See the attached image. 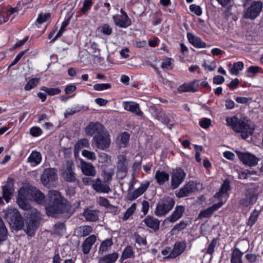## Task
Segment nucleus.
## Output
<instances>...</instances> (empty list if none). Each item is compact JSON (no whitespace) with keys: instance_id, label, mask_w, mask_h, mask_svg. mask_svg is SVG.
Returning a JSON list of instances; mask_svg holds the SVG:
<instances>
[{"instance_id":"15","label":"nucleus","mask_w":263,"mask_h":263,"mask_svg":"<svg viewBox=\"0 0 263 263\" xmlns=\"http://www.w3.org/2000/svg\"><path fill=\"white\" fill-rule=\"evenodd\" d=\"M197 190L196 183L193 181H190L186 183L183 187H181L176 195L178 198H183L195 192Z\"/></svg>"},{"instance_id":"63","label":"nucleus","mask_w":263,"mask_h":263,"mask_svg":"<svg viewBox=\"0 0 263 263\" xmlns=\"http://www.w3.org/2000/svg\"><path fill=\"white\" fill-rule=\"evenodd\" d=\"M224 78L221 76L217 75L213 78V83L216 85H220L224 82Z\"/></svg>"},{"instance_id":"47","label":"nucleus","mask_w":263,"mask_h":263,"mask_svg":"<svg viewBox=\"0 0 263 263\" xmlns=\"http://www.w3.org/2000/svg\"><path fill=\"white\" fill-rule=\"evenodd\" d=\"M133 239L135 242L139 245L145 246L147 244L145 237L141 236L137 233H135L133 235Z\"/></svg>"},{"instance_id":"36","label":"nucleus","mask_w":263,"mask_h":263,"mask_svg":"<svg viewBox=\"0 0 263 263\" xmlns=\"http://www.w3.org/2000/svg\"><path fill=\"white\" fill-rule=\"evenodd\" d=\"M82 147V139H80L78 141L77 144L75 145L74 149V155L76 160L80 161L79 167L82 171V159L79 157V153L81 151Z\"/></svg>"},{"instance_id":"7","label":"nucleus","mask_w":263,"mask_h":263,"mask_svg":"<svg viewBox=\"0 0 263 263\" xmlns=\"http://www.w3.org/2000/svg\"><path fill=\"white\" fill-rule=\"evenodd\" d=\"M262 7L263 4L261 2L259 1H253L245 11L243 15V17L251 20L255 19L262 11Z\"/></svg>"},{"instance_id":"39","label":"nucleus","mask_w":263,"mask_h":263,"mask_svg":"<svg viewBox=\"0 0 263 263\" xmlns=\"http://www.w3.org/2000/svg\"><path fill=\"white\" fill-rule=\"evenodd\" d=\"M66 228L63 223H57L53 228L52 233L57 235H63L65 232Z\"/></svg>"},{"instance_id":"33","label":"nucleus","mask_w":263,"mask_h":263,"mask_svg":"<svg viewBox=\"0 0 263 263\" xmlns=\"http://www.w3.org/2000/svg\"><path fill=\"white\" fill-rule=\"evenodd\" d=\"M83 174L92 177L96 175V171L92 163L83 161Z\"/></svg>"},{"instance_id":"53","label":"nucleus","mask_w":263,"mask_h":263,"mask_svg":"<svg viewBox=\"0 0 263 263\" xmlns=\"http://www.w3.org/2000/svg\"><path fill=\"white\" fill-rule=\"evenodd\" d=\"M217 238H213L212 240L209 243L208 249H206V253L207 254H209L211 255H212L214 252V249L217 245Z\"/></svg>"},{"instance_id":"1","label":"nucleus","mask_w":263,"mask_h":263,"mask_svg":"<svg viewBox=\"0 0 263 263\" xmlns=\"http://www.w3.org/2000/svg\"><path fill=\"white\" fill-rule=\"evenodd\" d=\"M34 200L39 204H45L46 214L50 216L65 212L68 208L66 200L62 197L59 191H49L48 200L46 201L45 197L40 190H34L32 193Z\"/></svg>"},{"instance_id":"59","label":"nucleus","mask_w":263,"mask_h":263,"mask_svg":"<svg viewBox=\"0 0 263 263\" xmlns=\"http://www.w3.org/2000/svg\"><path fill=\"white\" fill-rule=\"evenodd\" d=\"M258 256L259 255L253 253L247 254L245 255L246 259L250 263H255L257 260Z\"/></svg>"},{"instance_id":"11","label":"nucleus","mask_w":263,"mask_h":263,"mask_svg":"<svg viewBox=\"0 0 263 263\" xmlns=\"http://www.w3.org/2000/svg\"><path fill=\"white\" fill-rule=\"evenodd\" d=\"M120 12V14H117L112 16L115 25L122 28H125L130 26L132 22L127 13L122 9Z\"/></svg>"},{"instance_id":"54","label":"nucleus","mask_w":263,"mask_h":263,"mask_svg":"<svg viewBox=\"0 0 263 263\" xmlns=\"http://www.w3.org/2000/svg\"><path fill=\"white\" fill-rule=\"evenodd\" d=\"M7 233V229L5 224L0 226V244L6 239Z\"/></svg>"},{"instance_id":"10","label":"nucleus","mask_w":263,"mask_h":263,"mask_svg":"<svg viewBox=\"0 0 263 263\" xmlns=\"http://www.w3.org/2000/svg\"><path fill=\"white\" fill-rule=\"evenodd\" d=\"M185 176L186 174L182 168L179 167L174 170L171 174V189H177L183 182Z\"/></svg>"},{"instance_id":"52","label":"nucleus","mask_w":263,"mask_h":263,"mask_svg":"<svg viewBox=\"0 0 263 263\" xmlns=\"http://www.w3.org/2000/svg\"><path fill=\"white\" fill-rule=\"evenodd\" d=\"M50 17V13H40L36 20V23L41 24L47 21Z\"/></svg>"},{"instance_id":"58","label":"nucleus","mask_w":263,"mask_h":263,"mask_svg":"<svg viewBox=\"0 0 263 263\" xmlns=\"http://www.w3.org/2000/svg\"><path fill=\"white\" fill-rule=\"evenodd\" d=\"M190 10L195 13L197 15L200 16L202 14V10L200 6L192 4L190 6Z\"/></svg>"},{"instance_id":"19","label":"nucleus","mask_w":263,"mask_h":263,"mask_svg":"<svg viewBox=\"0 0 263 263\" xmlns=\"http://www.w3.org/2000/svg\"><path fill=\"white\" fill-rule=\"evenodd\" d=\"M117 170L118 175L121 174V178H123L127 172V159L123 155H120L117 157Z\"/></svg>"},{"instance_id":"49","label":"nucleus","mask_w":263,"mask_h":263,"mask_svg":"<svg viewBox=\"0 0 263 263\" xmlns=\"http://www.w3.org/2000/svg\"><path fill=\"white\" fill-rule=\"evenodd\" d=\"M40 79L38 78H33L30 80L25 86L26 90H30L35 87L39 83Z\"/></svg>"},{"instance_id":"5","label":"nucleus","mask_w":263,"mask_h":263,"mask_svg":"<svg viewBox=\"0 0 263 263\" xmlns=\"http://www.w3.org/2000/svg\"><path fill=\"white\" fill-rule=\"evenodd\" d=\"M40 213L36 210L32 211L30 216L26 222L24 229L26 234L31 237L35 235V231L39 224Z\"/></svg>"},{"instance_id":"35","label":"nucleus","mask_w":263,"mask_h":263,"mask_svg":"<svg viewBox=\"0 0 263 263\" xmlns=\"http://www.w3.org/2000/svg\"><path fill=\"white\" fill-rule=\"evenodd\" d=\"M118 258V254L114 252L111 254L105 255L101 257L99 260V263H114Z\"/></svg>"},{"instance_id":"28","label":"nucleus","mask_w":263,"mask_h":263,"mask_svg":"<svg viewBox=\"0 0 263 263\" xmlns=\"http://www.w3.org/2000/svg\"><path fill=\"white\" fill-rule=\"evenodd\" d=\"M94 190L98 193H108L110 192V189L108 185L103 184L99 178L96 179L92 184Z\"/></svg>"},{"instance_id":"31","label":"nucleus","mask_w":263,"mask_h":263,"mask_svg":"<svg viewBox=\"0 0 263 263\" xmlns=\"http://www.w3.org/2000/svg\"><path fill=\"white\" fill-rule=\"evenodd\" d=\"M155 178L159 184L162 185L168 180L169 175L164 171L158 170L156 172Z\"/></svg>"},{"instance_id":"14","label":"nucleus","mask_w":263,"mask_h":263,"mask_svg":"<svg viewBox=\"0 0 263 263\" xmlns=\"http://www.w3.org/2000/svg\"><path fill=\"white\" fill-rule=\"evenodd\" d=\"M16 201L20 208L24 210H29L31 209V206L28 202V192L25 189H20Z\"/></svg>"},{"instance_id":"24","label":"nucleus","mask_w":263,"mask_h":263,"mask_svg":"<svg viewBox=\"0 0 263 263\" xmlns=\"http://www.w3.org/2000/svg\"><path fill=\"white\" fill-rule=\"evenodd\" d=\"M186 248V243L184 241H179L175 243L170 254L171 258H175L181 255L185 250Z\"/></svg>"},{"instance_id":"42","label":"nucleus","mask_w":263,"mask_h":263,"mask_svg":"<svg viewBox=\"0 0 263 263\" xmlns=\"http://www.w3.org/2000/svg\"><path fill=\"white\" fill-rule=\"evenodd\" d=\"M41 90L45 91L49 96H54L58 95L61 92V90L59 88H48L43 86L41 88Z\"/></svg>"},{"instance_id":"57","label":"nucleus","mask_w":263,"mask_h":263,"mask_svg":"<svg viewBox=\"0 0 263 263\" xmlns=\"http://www.w3.org/2000/svg\"><path fill=\"white\" fill-rule=\"evenodd\" d=\"M199 125L203 128H207L211 125V121L209 118H203L200 121Z\"/></svg>"},{"instance_id":"20","label":"nucleus","mask_w":263,"mask_h":263,"mask_svg":"<svg viewBox=\"0 0 263 263\" xmlns=\"http://www.w3.org/2000/svg\"><path fill=\"white\" fill-rule=\"evenodd\" d=\"M142 222L151 229L150 232H156L159 230L160 221L153 216L150 215L146 216Z\"/></svg>"},{"instance_id":"23","label":"nucleus","mask_w":263,"mask_h":263,"mask_svg":"<svg viewBox=\"0 0 263 263\" xmlns=\"http://www.w3.org/2000/svg\"><path fill=\"white\" fill-rule=\"evenodd\" d=\"M223 204V203L222 202H219L217 203L214 204L206 209L201 211L199 214L198 218L202 219L210 217L214 212L221 207Z\"/></svg>"},{"instance_id":"44","label":"nucleus","mask_w":263,"mask_h":263,"mask_svg":"<svg viewBox=\"0 0 263 263\" xmlns=\"http://www.w3.org/2000/svg\"><path fill=\"white\" fill-rule=\"evenodd\" d=\"M156 118L164 124H168L170 123V120L167 116L163 110H159L157 112Z\"/></svg>"},{"instance_id":"9","label":"nucleus","mask_w":263,"mask_h":263,"mask_svg":"<svg viewBox=\"0 0 263 263\" xmlns=\"http://www.w3.org/2000/svg\"><path fill=\"white\" fill-rule=\"evenodd\" d=\"M74 165L72 161H67L61 169L62 177L67 181L73 182L76 180V174L73 172Z\"/></svg>"},{"instance_id":"60","label":"nucleus","mask_w":263,"mask_h":263,"mask_svg":"<svg viewBox=\"0 0 263 263\" xmlns=\"http://www.w3.org/2000/svg\"><path fill=\"white\" fill-rule=\"evenodd\" d=\"M30 133L33 137H37L42 134V130L39 127H33L30 128Z\"/></svg>"},{"instance_id":"37","label":"nucleus","mask_w":263,"mask_h":263,"mask_svg":"<svg viewBox=\"0 0 263 263\" xmlns=\"http://www.w3.org/2000/svg\"><path fill=\"white\" fill-rule=\"evenodd\" d=\"M113 242L111 239H106L103 240L99 247V253L103 254L107 251L109 248L112 246Z\"/></svg>"},{"instance_id":"18","label":"nucleus","mask_w":263,"mask_h":263,"mask_svg":"<svg viewBox=\"0 0 263 263\" xmlns=\"http://www.w3.org/2000/svg\"><path fill=\"white\" fill-rule=\"evenodd\" d=\"M149 185V182L148 181H145V182L142 183L140 187L133 192H129V191H128L126 195V198L129 201L135 200L147 190Z\"/></svg>"},{"instance_id":"38","label":"nucleus","mask_w":263,"mask_h":263,"mask_svg":"<svg viewBox=\"0 0 263 263\" xmlns=\"http://www.w3.org/2000/svg\"><path fill=\"white\" fill-rule=\"evenodd\" d=\"M98 31L103 35L109 36L112 34V28L108 24H103L98 28Z\"/></svg>"},{"instance_id":"61","label":"nucleus","mask_w":263,"mask_h":263,"mask_svg":"<svg viewBox=\"0 0 263 263\" xmlns=\"http://www.w3.org/2000/svg\"><path fill=\"white\" fill-rule=\"evenodd\" d=\"M81 110V107H78L70 109L69 110H67L64 113V116L65 118L69 117V116L72 115L76 113Z\"/></svg>"},{"instance_id":"30","label":"nucleus","mask_w":263,"mask_h":263,"mask_svg":"<svg viewBox=\"0 0 263 263\" xmlns=\"http://www.w3.org/2000/svg\"><path fill=\"white\" fill-rule=\"evenodd\" d=\"M41 161V154L36 151H33L27 159L28 162L33 164V165L39 164Z\"/></svg>"},{"instance_id":"29","label":"nucleus","mask_w":263,"mask_h":263,"mask_svg":"<svg viewBox=\"0 0 263 263\" xmlns=\"http://www.w3.org/2000/svg\"><path fill=\"white\" fill-rule=\"evenodd\" d=\"M96 236L91 235L83 241V254H87L89 252L92 245L96 241Z\"/></svg>"},{"instance_id":"22","label":"nucleus","mask_w":263,"mask_h":263,"mask_svg":"<svg viewBox=\"0 0 263 263\" xmlns=\"http://www.w3.org/2000/svg\"><path fill=\"white\" fill-rule=\"evenodd\" d=\"M184 211V206L182 205H177L175 208V210L173 212L171 215L165 219V221H168L171 223L175 222L182 216Z\"/></svg>"},{"instance_id":"64","label":"nucleus","mask_w":263,"mask_h":263,"mask_svg":"<svg viewBox=\"0 0 263 263\" xmlns=\"http://www.w3.org/2000/svg\"><path fill=\"white\" fill-rule=\"evenodd\" d=\"M161 67L162 68H165V69H172V63H171V58H167L165 60H164L161 65Z\"/></svg>"},{"instance_id":"2","label":"nucleus","mask_w":263,"mask_h":263,"mask_svg":"<svg viewBox=\"0 0 263 263\" xmlns=\"http://www.w3.org/2000/svg\"><path fill=\"white\" fill-rule=\"evenodd\" d=\"M4 217L15 230H22L24 223L20 213L17 209L8 208L3 212Z\"/></svg>"},{"instance_id":"45","label":"nucleus","mask_w":263,"mask_h":263,"mask_svg":"<svg viewBox=\"0 0 263 263\" xmlns=\"http://www.w3.org/2000/svg\"><path fill=\"white\" fill-rule=\"evenodd\" d=\"M137 207L136 203H133L131 206L127 209L126 211L125 212L123 219L126 220L132 216L135 212Z\"/></svg>"},{"instance_id":"8","label":"nucleus","mask_w":263,"mask_h":263,"mask_svg":"<svg viewBox=\"0 0 263 263\" xmlns=\"http://www.w3.org/2000/svg\"><path fill=\"white\" fill-rule=\"evenodd\" d=\"M257 190L254 187H251L245 190V197L241 198L239 203L243 206H248L253 205L258 199Z\"/></svg>"},{"instance_id":"50","label":"nucleus","mask_w":263,"mask_h":263,"mask_svg":"<svg viewBox=\"0 0 263 263\" xmlns=\"http://www.w3.org/2000/svg\"><path fill=\"white\" fill-rule=\"evenodd\" d=\"M83 157L91 161H95L97 159L96 154L93 152L86 149H83Z\"/></svg>"},{"instance_id":"6","label":"nucleus","mask_w":263,"mask_h":263,"mask_svg":"<svg viewBox=\"0 0 263 263\" xmlns=\"http://www.w3.org/2000/svg\"><path fill=\"white\" fill-rule=\"evenodd\" d=\"M95 146L101 150L104 151L109 148L111 143L110 137L108 131H104L97 135L93 138Z\"/></svg>"},{"instance_id":"21","label":"nucleus","mask_w":263,"mask_h":263,"mask_svg":"<svg viewBox=\"0 0 263 263\" xmlns=\"http://www.w3.org/2000/svg\"><path fill=\"white\" fill-rule=\"evenodd\" d=\"M199 87V81L194 80L189 83H184L178 88L179 92H195L198 90Z\"/></svg>"},{"instance_id":"25","label":"nucleus","mask_w":263,"mask_h":263,"mask_svg":"<svg viewBox=\"0 0 263 263\" xmlns=\"http://www.w3.org/2000/svg\"><path fill=\"white\" fill-rule=\"evenodd\" d=\"M230 183L231 181L229 179H225L220 186L219 191L215 194L214 197L220 199L221 197L227 196L228 192L231 189Z\"/></svg>"},{"instance_id":"34","label":"nucleus","mask_w":263,"mask_h":263,"mask_svg":"<svg viewBox=\"0 0 263 263\" xmlns=\"http://www.w3.org/2000/svg\"><path fill=\"white\" fill-rule=\"evenodd\" d=\"M83 216L87 221H95L98 219V211L87 209L83 212Z\"/></svg>"},{"instance_id":"40","label":"nucleus","mask_w":263,"mask_h":263,"mask_svg":"<svg viewBox=\"0 0 263 263\" xmlns=\"http://www.w3.org/2000/svg\"><path fill=\"white\" fill-rule=\"evenodd\" d=\"M260 211L254 209L251 213L250 217L249 218L247 224L250 227H252L257 220L258 217L259 215Z\"/></svg>"},{"instance_id":"46","label":"nucleus","mask_w":263,"mask_h":263,"mask_svg":"<svg viewBox=\"0 0 263 263\" xmlns=\"http://www.w3.org/2000/svg\"><path fill=\"white\" fill-rule=\"evenodd\" d=\"M187 225L188 222L187 221H181L179 223L174 226L172 229V232L174 233L176 232H179L185 229Z\"/></svg>"},{"instance_id":"27","label":"nucleus","mask_w":263,"mask_h":263,"mask_svg":"<svg viewBox=\"0 0 263 263\" xmlns=\"http://www.w3.org/2000/svg\"><path fill=\"white\" fill-rule=\"evenodd\" d=\"M187 37L189 42L195 47L202 48L206 47V43L201 38L194 35L191 33H187Z\"/></svg>"},{"instance_id":"41","label":"nucleus","mask_w":263,"mask_h":263,"mask_svg":"<svg viewBox=\"0 0 263 263\" xmlns=\"http://www.w3.org/2000/svg\"><path fill=\"white\" fill-rule=\"evenodd\" d=\"M243 68V64L241 62H237L234 63L230 71L232 74L237 76L239 73V71Z\"/></svg>"},{"instance_id":"62","label":"nucleus","mask_w":263,"mask_h":263,"mask_svg":"<svg viewBox=\"0 0 263 263\" xmlns=\"http://www.w3.org/2000/svg\"><path fill=\"white\" fill-rule=\"evenodd\" d=\"M26 52V51H22L20 52L15 57V58L14 59V60L12 62L11 64L9 65V68L11 67H12L14 65H15L16 63H18V62L21 60L22 57L23 56V55Z\"/></svg>"},{"instance_id":"32","label":"nucleus","mask_w":263,"mask_h":263,"mask_svg":"<svg viewBox=\"0 0 263 263\" xmlns=\"http://www.w3.org/2000/svg\"><path fill=\"white\" fill-rule=\"evenodd\" d=\"M243 252L240 251L239 249L236 248L233 250L231 256V263H243L242 256Z\"/></svg>"},{"instance_id":"17","label":"nucleus","mask_w":263,"mask_h":263,"mask_svg":"<svg viewBox=\"0 0 263 263\" xmlns=\"http://www.w3.org/2000/svg\"><path fill=\"white\" fill-rule=\"evenodd\" d=\"M106 129L99 122H90L85 128L86 134L90 136H95L99 135Z\"/></svg>"},{"instance_id":"55","label":"nucleus","mask_w":263,"mask_h":263,"mask_svg":"<svg viewBox=\"0 0 263 263\" xmlns=\"http://www.w3.org/2000/svg\"><path fill=\"white\" fill-rule=\"evenodd\" d=\"M134 254L133 249L131 246H127L124 250L122 257L124 259H126L132 257Z\"/></svg>"},{"instance_id":"13","label":"nucleus","mask_w":263,"mask_h":263,"mask_svg":"<svg viewBox=\"0 0 263 263\" xmlns=\"http://www.w3.org/2000/svg\"><path fill=\"white\" fill-rule=\"evenodd\" d=\"M238 157L242 163L249 166H254L258 164L259 159L255 155L249 153L235 151Z\"/></svg>"},{"instance_id":"48","label":"nucleus","mask_w":263,"mask_h":263,"mask_svg":"<svg viewBox=\"0 0 263 263\" xmlns=\"http://www.w3.org/2000/svg\"><path fill=\"white\" fill-rule=\"evenodd\" d=\"M99 161L101 163L107 164L111 162V158L107 154L101 153L99 155Z\"/></svg>"},{"instance_id":"26","label":"nucleus","mask_w":263,"mask_h":263,"mask_svg":"<svg viewBox=\"0 0 263 263\" xmlns=\"http://www.w3.org/2000/svg\"><path fill=\"white\" fill-rule=\"evenodd\" d=\"M123 106L125 110L134 113L138 116H141L143 114L138 104L134 102H123Z\"/></svg>"},{"instance_id":"16","label":"nucleus","mask_w":263,"mask_h":263,"mask_svg":"<svg viewBox=\"0 0 263 263\" xmlns=\"http://www.w3.org/2000/svg\"><path fill=\"white\" fill-rule=\"evenodd\" d=\"M14 180L12 178H8L6 185L2 186L3 198L6 202H9L12 197Z\"/></svg>"},{"instance_id":"4","label":"nucleus","mask_w":263,"mask_h":263,"mask_svg":"<svg viewBox=\"0 0 263 263\" xmlns=\"http://www.w3.org/2000/svg\"><path fill=\"white\" fill-rule=\"evenodd\" d=\"M174 199L169 196L164 197L157 204L154 211L155 214L158 217L165 216L174 207Z\"/></svg>"},{"instance_id":"43","label":"nucleus","mask_w":263,"mask_h":263,"mask_svg":"<svg viewBox=\"0 0 263 263\" xmlns=\"http://www.w3.org/2000/svg\"><path fill=\"white\" fill-rule=\"evenodd\" d=\"M114 175V171L112 168H105L103 171V177L105 182H109L112 180Z\"/></svg>"},{"instance_id":"51","label":"nucleus","mask_w":263,"mask_h":263,"mask_svg":"<svg viewBox=\"0 0 263 263\" xmlns=\"http://www.w3.org/2000/svg\"><path fill=\"white\" fill-rule=\"evenodd\" d=\"M111 85L110 83L96 84L93 86V89L97 91H102L110 88Z\"/></svg>"},{"instance_id":"3","label":"nucleus","mask_w":263,"mask_h":263,"mask_svg":"<svg viewBox=\"0 0 263 263\" xmlns=\"http://www.w3.org/2000/svg\"><path fill=\"white\" fill-rule=\"evenodd\" d=\"M227 124L231 126L235 132L240 133L243 139H247L253 134V129L245 122L234 116L226 119Z\"/></svg>"},{"instance_id":"12","label":"nucleus","mask_w":263,"mask_h":263,"mask_svg":"<svg viewBox=\"0 0 263 263\" xmlns=\"http://www.w3.org/2000/svg\"><path fill=\"white\" fill-rule=\"evenodd\" d=\"M57 179V175L54 168H46L43 171L41 177L42 183L46 186L49 185Z\"/></svg>"},{"instance_id":"56","label":"nucleus","mask_w":263,"mask_h":263,"mask_svg":"<svg viewBox=\"0 0 263 263\" xmlns=\"http://www.w3.org/2000/svg\"><path fill=\"white\" fill-rule=\"evenodd\" d=\"M129 139V135L126 132H124L120 135V141L122 144V146L125 147L126 144L128 142Z\"/></svg>"}]
</instances>
